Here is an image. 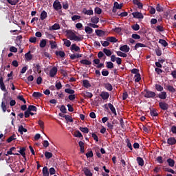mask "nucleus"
<instances>
[{"label":"nucleus","instance_id":"nucleus-1","mask_svg":"<svg viewBox=\"0 0 176 176\" xmlns=\"http://www.w3.org/2000/svg\"><path fill=\"white\" fill-rule=\"evenodd\" d=\"M0 89L2 90V91H5L6 93H8V90L6 89V87H5V82H3V77L0 76ZM7 94H3V98L2 99L1 102V109H3V112H6L8 108L6 107V105L9 104V99L6 96Z\"/></svg>","mask_w":176,"mask_h":176},{"label":"nucleus","instance_id":"nucleus-2","mask_svg":"<svg viewBox=\"0 0 176 176\" xmlns=\"http://www.w3.org/2000/svg\"><path fill=\"white\" fill-rule=\"evenodd\" d=\"M144 97L146 98H155L156 97V93L152 91H146Z\"/></svg>","mask_w":176,"mask_h":176},{"label":"nucleus","instance_id":"nucleus-3","mask_svg":"<svg viewBox=\"0 0 176 176\" xmlns=\"http://www.w3.org/2000/svg\"><path fill=\"white\" fill-rule=\"evenodd\" d=\"M53 8L56 10H60L63 9V6H61V3L58 0H56L53 3Z\"/></svg>","mask_w":176,"mask_h":176},{"label":"nucleus","instance_id":"nucleus-4","mask_svg":"<svg viewBox=\"0 0 176 176\" xmlns=\"http://www.w3.org/2000/svg\"><path fill=\"white\" fill-rule=\"evenodd\" d=\"M58 69L56 66H54L50 71V78H54L56 75H57V72Z\"/></svg>","mask_w":176,"mask_h":176},{"label":"nucleus","instance_id":"nucleus-5","mask_svg":"<svg viewBox=\"0 0 176 176\" xmlns=\"http://www.w3.org/2000/svg\"><path fill=\"white\" fill-rule=\"evenodd\" d=\"M159 107L162 111H167L168 109V104L166 103L165 102H160Z\"/></svg>","mask_w":176,"mask_h":176},{"label":"nucleus","instance_id":"nucleus-6","mask_svg":"<svg viewBox=\"0 0 176 176\" xmlns=\"http://www.w3.org/2000/svg\"><path fill=\"white\" fill-rule=\"evenodd\" d=\"M82 171L84 173L85 176H93V173L87 167L82 168Z\"/></svg>","mask_w":176,"mask_h":176},{"label":"nucleus","instance_id":"nucleus-7","mask_svg":"<svg viewBox=\"0 0 176 176\" xmlns=\"http://www.w3.org/2000/svg\"><path fill=\"white\" fill-rule=\"evenodd\" d=\"M134 19H144V15L140 12H135L132 13Z\"/></svg>","mask_w":176,"mask_h":176},{"label":"nucleus","instance_id":"nucleus-8","mask_svg":"<svg viewBox=\"0 0 176 176\" xmlns=\"http://www.w3.org/2000/svg\"><path fill=\"white\" fill-rule=\"evenodd\" d=\"M120 50L121 52H124V53H129L130 52V47L127 45H124L120 47Z\"/></svg>","mask_w":176,"mask_h":176},{"label":"nucleus","instance_id":"nucleus-9","mask_svg":"<svg viewBox=\"0 0 176 176\" xmlns=\"http://www.w3.org/2000/svg\"><path fill=\"white\" fill-rule=\"evenodd\" d=\"M17 149H19L17 152H19L23 157H25V147H17Z\"/></svg>","mask_w":176,"mask_h":176},{"label":"nucleus","instance_id":"nucleus-10","mask_svg":"<svg viewBox=\"0 0 176 176\" xmlns=\"http://www.w3.org/2000/svg\"><path fill=\"white\" fill-rule=\"evenodd\" d=\"M167 144L168 145H175V144H176V139H175V138L171 137V138H168L167 139Z\"/></svg>","mask_w":176,"mask_h":176},{"label":"nucleus","instance_id":"nucleus-11","mask_svg":"<svg viewBox=\"0 0 176 176\" xmlns=\"http://www.w3.org/2000/svg\"><path fill=\"white\" fill-rule=\"evenodd\" d=\"M102 100H108L109 98V93L105 92V91H102L101 94H100Z\"/></svg>","mask_w":176,"mask_h":176},{"label":"nucleus","instance_id":"nucleus-12","mask_svg":"<svg viewBox=\"0 0 176 176\" xmlns=\"http://www.w3.org/2000/svg\"><path fill=\"white\" fill-rule=\"evenodd\" d=\"M14 149H16V147L13 146L11 147L10 148V150L8 151H7V154L6 155V156H8V155H16V156H20L19 153H13V151H14Z\"/></svg>","mask_w":176,"mask_h":176},{"label":"nucleus","instance_id":"nucleus-13","mask_svg":"<svg viewBox=\"0 0 176 176\" xmlns=\"http://www.w3.org/2000/svg\"><path fill=\"white\" fill-rule=\"evenodd\" d=\"M133 3L134 5L138 6V9H142L144 8V4L140 2V0H133Z\"/></svg>","mask_w":176,"mask_h":176},{"label":"nucleus","instance_id":"nucleus-14","mask_svg":"<svg viewBox=\"0 0 176 176\" xmlns=\"http://www.w3.org/2000/svg\"><path fill=\"white\" fill-rule=\"evenodd\" d=\"M108 107L109 109L111 111L112 113H113L114 116H116L118 113H116V109H115V107H113V104H112L111 103H109Z\"/></svg>","mask_w":176,"mask_h":176},{"label":"nucleus","instance_id":"nucleus-15","mask_svg":"<svg viewBox=\"0 0 176 176\" xmlns=\"http://www.w3.org/2000/svg\"><path fill=\"white\" fill-rule=\"evenodd\" d=\"M70 50L72 52L74 50V52H78V53H80V47L76 45V44H72Z\"/></svg>","mask_w":176,"mask_h":176},{"label":"nucleus","instance_id":"nucleus-16","mask_svg":"<svg viewBox=\"0 0 176 176\" xmlns=\"http://www.w3.org/2000/svg\"><path fill=\"white\" fill-rule=\"evenodd\" d=\"M82 13L84 14H87V16H93L94 14L93 10H87L86 8L82 9Z\"/></svg>","mask_w":176,"mask_h":176},{"label":"nucleus","instance_id":"nucleus-17","mask_svg":"<svg viewBox=\"0 0 176 176\" xmlns=\"http://www.w3.org/2000/svg\"><path fill=\"white\" fill-rule=\"evenodd\" d=\"M166 162L169 167H174V166H175V161L171 158H168Z\"/></svg>","mask_w":176,"mask_h":176},{"label":"nucleus","instance_id":"nucleus-18","mask_svg":"<svg viewBox=\"0 0 176 176\" xmlns=\"http://www.w3.org/2000/svg\"><path fill=\"white\" fill-rule=\"evenodd\" d=\"M136 160L138 162V164L139 166H140L141 167H142V166H144V164H145V162L144 161V159H142V157H138Z\"/></svg>","mask_w":176,"mask_h":176},{"label":"nucleus","instance_id":"nucleus-19","mask_svg":"<svg viewBox=\"0 0 176 176\" xmlns=\"http://www.w3.org/2000/svg\"><path fill=\"white\" fill-rule=\"evenodd\" d=\"M158 97L160 100H166L167 98V93L166 91H162L158 94Z\"/></svg>","mask_w":176,"mask_h":176},{"label":"nucleus","instance_id":"nucleus-20","mask_svg":"<svg viewBox=\"0 0 176 176\" xmlns=\"http://www.w3.org/2000/svg\"><path fill=\"white\" fill-rule=\"evenodd\" d=\"M104 88L109 91H112V90H113V87H112V85L109 82L104 84Z\"/></svg>","mask_w":176,"mask_h":176},{"label":"nucleus","instance_id":"nucleus-21","mask_svg":"<svg viewBox=\"0 0 176 176\" xmlns=\"http://www.w3.org/2000/svg\"><path fill=\"white\" fill-rule=\"evenodd\" d=\"M98 36H105V32L101 30H96L95 31Z\"/></svg>","mask_w":176,"mask_h":176},{"label":"nucleus","instance_id":"nucleus-22","mask_svg":"<svg viewBox=\"0 0 176 176\" xmlns=\"http://www.w3.org/2000/svg\"><path fill=\"white\" fill-rule=\"evenodd\" d=\"M60 24L58 23H55L50 28V31H56V30H60Z\"/></svg>","mask_w":176,"mask_h":176},{"label":"nucleus","instance_id":"nucleus-23","mask_svg":"<svg viewBox=\"0 0 176 176\" xmlns=\"http://www.w3.org/2000/svg\"><path fill=\"white\" fill-rule=\"evenodd\" d=\"M80 64H82L83 65H91V61L87 60V59H82L80 60Z\"/></svg>","mask_w":176,"mask_h":176},{"label":"nucleus","instance_id":"nucleus-24","mask_svg":"<svg viewBox=\"0 0 176 176\" xmlns=\"http://www.w3.org/2000/svg\"><path fill=\"white\" fill-rule=\"evenodd\" d=\"M82 85L84 87H85L86 89H89V87H91V84H90V82L87 80H83Z\"/></svg>","mask_w":176,"mask_h":176},{"label":"nucleus","instance_id":"nucleus-25","mask_svg":"<svg viewBox=\"0 0 176 176\" xmlns=\"http://www.w3.org/2000/svg\"><path fill=\"white\" fill-rule=\"evenodd\" d=\"M43 176H49L50 173H49V168H47V166H44L43 168Z\"/></svg>","mask_w":176,"mask_h":176},{"label":"nucleus","instance_id":"nucleus-26","mask_svg":"<svg viewBox=\"0 0 176 176\" xmlns=\"http://www.w3.org/2000/svg\"><path fill=\"white\" fill-rule=\"evenodd\" d=\"M55 54L56 56H59V57H61L62 58L65 57V52H64V51H56Z\"/></svg>","mask_w":176,"mask_h":176},{"label":"nucleus","instance_id":"nucleus-27","mask_svg":"<svg viewBox=\"0 0 176 176\" xmlns=\"http://www.w3.org/2000/svg\"><path fill=\"white\" fill-rule=\"evenodd\" d=\"M139 47H146V45L142 44L141 43H138L134 46V50H137Z\"/></svg>","mask_w":176,"mask_h":176},{"label":"nucleus","instance_id":"nucleus-28","mask_svg":"<svg viewBox=\"0 0 176 176\" xmlns=\"http://www.w3.org/2000/svg\"><path fill=\"white\" fill-rule=\"evenodd\" d=\"M28 110L29 112H36V111H38V108H36V106L34 105H30L28 108Z\"/></svg>","mask_w":176,"mask_h":176},{"label":"nucleus","instance_id":"nucleus-29","mask_svg":"<svg viewBox=\"0 0 176 176\" xmlns=\"http://www.w3.org/2000/svg\"><path fill=\"white\" fill-rule=\"evenodd\" d=\"M18 131H19V133H20V134L23 135V133H27V129L24 128V126H23V125H21L19 127Z\"/></svg>","mask_w":176,"mask_h":176},{"label":"nucleus","instance_id":"nucleus-30","mask_svg":"<svg viewBox=\"0 0 176 176\" xmlns=\"http://www.w3.org/2000/svg\"><path fill=\"white\" fill-rule=\"evenodd\" d=\"M91 23H93L94 24H98L99 21H100V18L97 17V16H92L91 18Z\"/></svg>","mask_w":176,"mask_h":176},{"label":"nucleus","instance_id":"nucleus-31","mask_svg":"<svg viewBox=\"0 0 176 176\" xmlns=\"http://www.w3.org/2000/svg\"><path fill=\"white\" fill-rule=\"evenodd\" d=\"M103 53H104V54H106L107 57H109V56H112V52L111 51V50L107 48L103 49Z\"/></svg>","mask_w":176,"mask_h":176},{"label":"nucleus","instance_id":"nucleus-32","mask_svg":"<svg viewBox=\"0 0 176 176\" xmlns=\"http://www.w3.org/2000/svg\"><path fill=\"white\" fill-rule=\"evenodd\" d=\"M107 41L113 43H116V42H118V38H116V37L113 36H110L107 38Z\"/></svg>","mask_w":176,"mask_h":176},{"label":"nucleus","instance_id":"nucleus-33","mask_svg":"<svg viewBox=\"0 0 176 176\" xmlns=\"http://www.w3.org/2000/svg\"><path fill=\"white\" fill-rule=\"evenodd\" d=\"M42 96H43V94H42L41 92H34L32 94V97H34V98H41Z\"/></svg>","mask_w":176,"mask_h":176},{"label":"nucleus","instance_id":"nucleus-34","mask_svg":"<svg viewBox=\"0 0 176 176\" xmlns=\"http://www.w3.org/2000/svg\"><path fill=\"white\" fill-rule=\"evenodd\" d=\"M85 31L86 34H93V31H94V30L89 26H85Z\"/></svg>","mask_w":176,"mask_h":176},{"label":"nucleus","instance_id":"nucleus-35","mask_svg":"<svg viewBox=\"0 0 176 176\" xmlns=\"http://www.w3.org/2000/svg\"><path fill=\"white\" fill-rule=\"evenodd\" d=\"M47 17V12L46 11L43 10L40 15L41 20H45Z\"/></svg>","mask_w":176,"mask_h":176},{"label":"nucleus","instance_id":"nucleus-36","mask_svg":"<svg viewBox=\"0 0 176 176\" xmlns=\"http://www.w3.org/2000/svg\"><path fill=\"white\" fill-rule=\"evenodd\" d=\"M166 89L168 91H170V93H175L176 91L175 88H174V87H173L172 85H167Z\"/></svg>","mask_w":176,"mask_h":176},{"label":"nucleus","instance_id":"nucleus-37","mask_svg":"<svg viewBox=\"0 0 176 176\" xmlns=\"http://www.w3.org/2000/svg\"><path fill=\"white\" fill-rule=\"evenodd\" d=\"M79 130L82 131V133H84V134H89V128L87 127H82L80 126L79 128Z\"/></svg>","mask_w":176,"mask_h":176},{"label":"nucleus","instance_id":"nucleus-38","mask_svg":"<svg viewBox=\"0 0 176 176\" xmlns=\"http://www.w3.org/2000/svg\"><path fill=\"white\" fill-rule=\"evenodd\" d=\"M156 10L157 12H159L160 13H162L164 12V8H163V7L162 6H160V4H157L156 6Z\"/></svg>","mask_w":176,"mask_h":176},{"label":"nucleus","instance_id":"nucleus-39","mask_svg":"<svg viewBox=\"0 0 176 176\" xmlns=\"http://www.w3.org/2000/svg\"><path fill=\"white\" fill-rule=\"evenodd\" d=\"M163 170L164 171H166V173H171V174H175V171H174V170H173L172 168H168V167H164L163 168Z\"/></svg>","mask_w":176,"mask_h":176},{"label":"nucleus","instance_id":"nucleus-40","mask_svg":"<svg viewBox=\"0 0 176 176\" xmlns=\"http://www.w3.org/2000/svg\"><path fill=\"white\" fill-rule=\"evenodd\" d=\"M159 43L162 45V46H164V47H166V46H168V43L164 39H160L159 40Z\"/></svg>","mask_w":176,"mask_h":176},{"label":"nucleus","instance_id":"nucleus-41","mask_svg":"<svg viewBox=\"0 0 176 176\" xmlns=\"http://www.w3.org/2000/svg\"><path fill=\"white\" fill-rule=\"evenodd\" d=\"M150 115L151 116L156 117L159 115V113H157V111H156V109H153L150 110Z\"/></svg>","mask_w":176,"mask_h":176},{"label":"nucleus","instance_id":"nucleus-42","mask_svg":"<svg viewBox=\"0 0 176 176\" xmlns=\"http://www.w3.org/2000/svg\"><path fill=\"white\" fill-rule=\"evenodd\" d=\"M74 137H76L77 138H83V135H82V133L79 131H76L74 132Z\"/></svg>","mask_w":176,"mask_h":176},{"label":"nucleus","instance_id":"nucleus-43","mask_svg":"<svg viewBox=\"0 0 176 176\" xmlns=\"http://www.w3.org/2000/svg\"><path fill=\"white\" fill-rule=\"evenodd\" d=\"M113 7L116 9H122L123 8V3L119 4L117 1L114 2Z\"/></svg>","mask_w":176,"mask_h":176},{"label":"nucleus","instance_id":"nucleus-44","mask_svg":"<svg viewBox=\"0 0 176 176\" xmlns=\"http://www.w3.org/2000/svg\"><path fill=\"white\" fill-rule=\"evenodd\" d=\"M155 90H157V91H163V90L164 89L163 88V87H162V85H158V84H155Z\"/></svg>","mask_w":176,"mask_h":176},{"label":"nucleus","instance_id":"nucleus-45","mask_svg":"<svg viewBox=\"0 0 176 176\" xmlns=\"http://www.w3.org/2000/svg\"><path fill=\"white\" fill-rule=\"evenodd\" d=\"M64 118L65 120H67V122H69L70 123H72L74 122L72 117H71L69 115H65Z\"/></svg>","mask_w":176,"mask_h":176},{"label":"nucleus","instance_id":"nucleus-46","mask_svg":"<svg viewBox=\"0 0 176 176\" xmlns=\"http://www.w3.org/2000/svg\"><path fill=\"white\" fill-rule=\"evenodd\" d=\"M65 93H67V94H75V90L71 89L69 88H67L65 89Z\"/></svg>","mask_w":176,"mask_h":176},{"label":"nucleus","instance_id":"nucleus-47","mask_svg":"<svg viewBox=\"0 0 176 176\" xmlns=\"http://www.w3.org/2000/svg\"><path fill=\"white\" fill-rule=\"evenodd\" d=\"M50 45L51 46V49H56V47H57V43H56V41H50Z\"/></svg>","mask_w":176,"mask_h":176},{"label":"nucleus","instance_id":"nucleus-48","mask_svg":"<svg viewBox=\"0 0 176 176\" xmlns=\"http://www.w3.org/2000/svg\"><path fill=\"white\" fill-rule=\"evenodd\" d=\"M45 156L46 159H52V157H53V153L48 151H45Z\"/></svg>","mask_w":176,"mask_h":176},{"label":"nucleus","instance_id":"nucleus-49","mask_svg":"<svg viewBox=\"0 0 176 176\" xmlns=\"http://www.w3.org/2000/svg\"><path fill=\"white\" fill-rule=\"evenodd\" d=\"M46 47V39L43 38L40 42V47L43 48Z\"/></svg>","mask_w":176,"mask_h":176},{"label":"nucleus","instance_id":"nucleus-50","mask_svg":"<svg viewBox=\"0 0 176 176\" xmlns=\"http://www.w3.org/2000/svg\"><path fill=\"white\" fill-rule=\"evenodd\" d=\"M25 57L28 60H31L32 58V54H31V51H29L25 54Z\"/></svg>","mask_w":176,"mask_h":176},{"label":"nucleus","instance_id":"nucleus-51","mask_svg":"<svg viewBox=\"0 0 176 176\" xmlns=\"http://www.w3.org/2000/svg\"><path fill=\"white\" fill-rule=\"evenodd\" d=\"M116 53H117V55L119 56L120 57H124V58L127 57V54L126 53H123L120 51H118Z\"/></svg>","mask_w":176,"mask_h":176},{"label":"nucleus","instance_id":"nucleus-52","mask_svg":"<svg viewBox=\"0 0 176 176\" xmlns=\"http://www.w3.org/2000/svg\"><path fill=\"white\" fill-rule=\"evenodd\" d=\"M7 1L8 2V3H10V5H17L19 0H7Z\"/></svg>","mask_w":176,"mask_h":176},{"label":"nucleus","instance_id":"nucleus-53","mask_svg":"<svg viewBox=\"0 0 176 176\" xmlns=\"http://www.w3.org/2000/svg\"><path fill=\"white\" fill-rule=\"evenodd\" d=\"M55 87H56L58 90H60V89L63 88V85L61 84V82H56L55 84Z\"/></svg>","mask_w":176,"mask_h":176},{"label":"nucleus","instance_id":"nucleus-54","mask_svg":"<svg viewBox=\"0 0 176 176\" xmlns=\"http://www.w3.org/2000/svg\"><path fill=\"white\" fill-rule=\"evenodd\" d=\"M94 12L96 14H101V13H102V10L99 7H96L95 8Z\"/></svg>","mask_w":176,"mask_h":176},{"label":"nucleus","instance_id":"nucleus-55","mask_svg":"<svg viewBox=\"0 0 176 176\" xmlns=\"http://www.w3.org/2000/svg\"><path fill=\"white\" fill-rule=\"evenodd\" d=\"M16 140V135L13 134L12 136H10L7 142L10 143L12 141Z\"/></svg>","mask_w":176,"mask_h":176},{"label":"nucleus","instance_id":"nucleus-56","mask_svg":"<svg viewBox=\"0 0 176 176\" xmlns=\"http://www.w3.org/2000/svg\"><path fill=\"white\" fill-rule=\"evenodd\" d=\"M128 14H129V13H127V12L117 13V16H120V17H126V16H128Z\"/></svg>","mask_w":176,"mask_h":176},{"label":"nucleus","instance_id":"nucleus-57","mask_svg":"<svg viewBox=\"0 0 176 176\" xmlns=\"http://www.w3.org/2000/svg\"><path fill=\"white\" fill-rule=\"evenodd\" d=\"M126 146L129 148L130 151H133V146L129 139L126 140Z\"/></svg>","mask_w":176,"mask_h":176},{"label":"nucleus","instance_id":"nucleus-58","mask_svg":"<svg viewBox=\"0 0 176 176\" xmlns=\"http://www.w3.org/2000/svg\"><path fill=\"white\" fill-rule=\"evenodd\" d=\"M131 28L133 30V31H138V30H140V25L136 23L132 25Z\"/></svg>","mask_w":176,"mask_h":176},{"label":"nucleus","instance_id":"nucleus-59","mask_svg":"<svg viewBox=\"0 0 176 176\" xmlns=\"http://www.w3.org/2000/svg\"><path fill=\"white\" fill-rule=\"evenodd\" d=\"M107 68L109 69H112L113 68V63L112 62H107Z\"/></svg>","mask_w":176,"mask_h":176},{"label":"nucleus","instance_id":"nucleus-60","mask_svg":"<svg viewBox=\"0 0 176 176\" xmlns=\"http://www.w3.org/2000/svg\"><path fill=\"white\" fill-rule=\"evenodd\" d=\"M141 80V75L140 74H137L135 75V82H140Z\"/></svg>","mask_w":176,"mask_h":176},{"label":"nucleus","instance_id":"nucleus-61","mask_svg":"<svg viewBox=\"0 0 176 176\" xmlns=\"http://www.w3.org/2000/svg\"><path fill=\"white\" fill-rule=\"evenodd\" d=\"M63 41H64V45H65L67 47H69V46H71V42L69 41V40L63 39Z\"/></svg>","mask_w":176,"mask_h":176},{"label":"nucleus","instance_id":"nucleus-62","mask_svg":"<svg viewBox=\"0 0 176 176\" xmlns=\"http://www.w3.org/2000/svg\"><path fill=\"white\" fill-rule=\"evenodd\" d=\"M49 173L50 175H54L56 174V169L54 167L50 168Z\"/></svg>","mask_w":176,"mask_h":176},{"label":"nucleus","instance_id":"nucleus-63","mask_svg":"<svg viewBox=\"0 0 176 176\" xmlns=\"http://www.w3.org/2000/svg\"><path fill=\"white\" fill-rule=\"evenodd\" d=\"M100 43H102V46H103V47H107V46H109V41H101Z\"/></svg>","mask_w":176,"mask_h":176},{"label":"nucleus","instance_id":"nucleus-64","mask_svg":"<svg viewBox=\"0 0 176 176\" xmlns=\"http://www.w3.org/2000/svg\"><path fill=\"white\" fill-rule=\"evenodd\" d=\"M60 111L62 113H67V108L64 104L60 107Z\"/></svg>","mask_w":176,"mask_h":176}]
</instances>
